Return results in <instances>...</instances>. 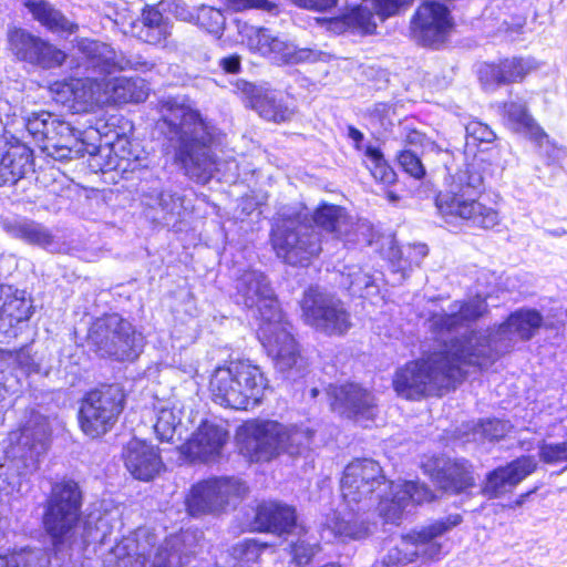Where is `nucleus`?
Returning a JSON list of instances; mask_svg holds the SVG:
<instances>
[{"mask_svg":"<svg viewBox=\"0 0 567 567\" xmlns=\"http://www.w3.org/2000/svg\"><path fill=\"white\" fill-rule=\"evenodd\" d=\"M467 357L470 352L462 337L444 340L439 349L398 369L394 390L408 400L442 395L464 378L467 367H476Z\"/></svg>","mask_w":567,"mask_h":567,"instance_id":"nucleus-1","label":"nucleus"},{"mask_svg":"<svg viewBox=\"0 0 567 567\" xmlns=\"http://www.w3.org/2000/svg\"><path fill=\"white\" fill-rule=\"evenodd\" d=\"M163 124L167 137L175 142V157L186 174L198 182H207L215 171L212 144L215 128L189 106L167 101L163 105Z\"/></svg>","mask_w":567,"mask_h":567,"instance_id":"nucleus-2","label":"nucleus"},{"mask_svg":"<svg viewBox=\"0 0 567 567\" xmlns=\"http://www.w3.org/2000/svg\"><path fill=\"white\" fill-rule=\"evenodd\" d=\"M487 166L483 158H474L456 173L450 189L437 195L435 205L446 223L460 219L483 229L499 224L498 212L476 198L483 189Z\"/></svg>","mask_w":567,"mask_h":567,"instance_id":"nucleus-3","label":"nucleus"},{"mask_svg":"<svg viewBox=\"0 0 567 567\" xmlns=\"http://www.w3.org/2000/svg\"><path fill=\"white\" fill-rule=\"evenodd\" d=\"M312 439L309 427L275 420L252 419L237 430L239 450L251 462H269L280 454L299 455L310 446Z\"/></svg>","mask_w":567,"mask_h":567,"instance_id":"nucleus-4","label":"nucleus"},{"mask_svg":"<svg viewBox=\"0 0 567 567\" xmlns=\"http://www.w3.org/2000/svg\"><path fill=\"white\" fill-rule=\"evenodd\" d=\"M542 323L543 317L537 310L519 309L493 330L465 333L462 339L470 352L467 360L478 368H487L518 341L532 339Z\"/></svg>","mask_w":567,"mask_h":567,"instance_id":"nucleus-5","label":"nucleus"},{"mask_svg":"<svg viewBox=\"0 0 567 567\" xmlns=\"http://www.w3.org/2000/svg\"><path fill=\"white\" fill-rule=\"evenodd\" d=\"M82 492L76 482L63 480L52 485L44 504L43 527L53 546L74 540V525L80 519Z\"/></svg>","mask_w":567,"mask_h":567,"instance_id":"nucleus-6","label":"nucleus"},{"mask_svg":"<svg viewBox=\"0 0 567 567\" xmlns=\"http://www.w3.org/2000/svg\"><path fill=\"white\" fill-rule=\"evenodd\" d=\"M461 523L460 514H451L403 536L400 545L391 548L383 558V566L402 567L420 558L439 559L442 555V544L437 538Z\"/></svg>","mask_w":567,"mask_h":567,"instance_id":"nucleus-7","label":"nucleus"},{"mask_svg":"<svg viewBox=\"0 0 567 567\" xmlns=\"http://www.w3.org/2000/svg\"><path fill=\"white\" fill-rule=\"evenodd\" d=\"M271 245L277 256L292 266H305L321 251V238L315 226L300 215L279 218L271 230Z\"/></svg>","mask_w":567,"mask_h":567,"instance_id":"nucleus-8","label":"nucleus"},{"mask_svg":"<svg viewBox=\"0 0 567 567\" xmlns=\"http://www.w3.org/2000/svg\"><path fill=\"white\" fill-rule=\"evenodd\" d=\"M87 339L100 355L118 361L136 359L143 348L142 334L116 313L96 319L90 327Z\"/></svg>","mask_w":567,"mask_h":567,"instance_id":"nucleus-9","label":"nucleus"},{"mask_svg":"<svg viewBox=\"0 0 567 567\" xmlns=\"http://www.w3.org/2000/svg\"><path fill=\"white\" fill-rule=\"evenodd\" d=\"M125 395L118 385L92 390L80 404L78 420L81 431L91 439L106 434L124 409Z\"/></svg>","mask_w":567,"mask_h":567,"instance_id":"nucleus-10","label":"nucleus"},{"mask_svg":"<svg viewBox=\"0 0 567 567\" xmlns=\"http://www.w3.org/2000/svg\"><path fill=\"white\" fill-rule=\"evenodd\" d=\"M258 337L279 372L292 379L302 375L307 361L291 333V324L284 320L282 313L279 318L260 322Z\"/></svg>","mask_w":567,"mask_h":567,"instance_id":"nucleus-11","label":"nucleus"},{"mask_svg":"<svg viewBox=\"0 0 567 567\" xmlns=\"http://www.w3.org/2000/svg\"><path fill=\"white\" fill-rule=\"evenodd\" d=\"M303 321L326 336H343L351 328L350 313L343 302L318 288H309L300 302Z\"/></svg>","mask_w":567,"mask_h":567,"instance_id":"nucleus-12","label":"nucleus"},{"mask_svg":"<svg viewBox=\"0 0 567 567\" xmlns=\"http://www.w3.org/2000/svg\"><path fill=\"white\" fill-rule=\"evenodd\" d=\"M246 485L235 477H213L192 486L186 497V508L190 516L197 517L217 513L228 504L243 498Z\"/></svg>","mask_w":567,"mask_h":567,"instance_id":"nucleus-13","label":"nucleus"},{"mask_svg":"<svg viewBox=\"0 0 567 567\" xmlns=\"http://www.w3.org/2000/svg\"><path fill=\"white\" fill-rule=\"evenodd\" d=\"M381 485H386L382 467L371 458H358L349 463L341 478V493L348 506L359 505V509L370 508L373 494Z\"/></svg>","mask_w":567,"mask_h":567,"instance_id":"nucleus-14","label":"nucleus"},{"mask_svg":"<svg viewBox=\"0 0 567 567\" xmlns=\"http://www.w3.org/2000/svg\"><path fill=\"white\" fill-rule=\"evenodd\" d=\"M250 50L278 64H298L317 59V53L308 48L298 49L288 41L264 27H245L240 31Z\"/></svg>","mask_w":567,"mask_h":567,"instance_id":"nucleus-15","label":"nucleus"},{"mask_svg":"<svg viewBox=\"0 0 567 567\" xmlns=\"http://www.w3.org/2000/svg\"><path fill=\"white\" fill-rule=\"evenodd\" d=\"M76 49L83 68L100 75L126 69L146 72L154 68V63L142 56L127 58L117 54L111 45L96 40L80 39L76 42Z\"/></svg>","mask_w":567,"mask_h":567,"instance_id":"nucleus-16","label":"nucleus"},{"mask_svg":"<svg viewBox=\"0 0 567 567\" xmlns=\"http://www.w3.org/2000/svg\"><path fill=\"white\" fill-rule=\"evenodd\" d=\"M236 301L251 310L265 322L279 318L281 313L275 292L266 276L258 270L245 271L236 281Z\"/></svg>","mask_w":567,"mask_h":567,"instance_id":"nucleus-17","label":"nucleus"},{"mask_svg":"<svg viewBox=\"0 0 567 567\" xmlns=\"http://www.w3.org/2000/svg\"><path fill=\"white\" fill-rule=\"evenodd\" d=\"M228 440L229 433L224 426L204 421L179 446V453L189 463H216L223 457Z\"/></svg>","mask_w":567,"mask_h":567,"instance_id":"nucleus-18","label":"nucleus"},{"mask_svg":"<svg viewBox=\"0 0 567 567\" xmlns=\"http://www.w3.org/2000/svg\"><path fill=\"white\" fill-rule=\"evenodd\" d=\"M9 45L18 60L42 69L60 66L66 59L63 51L21 28L10 31Z\"/></svg>","mask_w":567,"mask_h":567,"instance_id":"nucleus-19","label":"nucleus"},{"mask_svg":"<svg viewBox=\"0 0 567 567\" xmlns=\"http://www.w3.org/2000/svg\"><path fill=\"white\" fill-rule=\"evenodd\" d=\"M122 526L118 513L116 511L95 509L90 512L85 518L74 525V540L63 542L58 550L72 547L85 548L91 544L103 546L107 543L113 532Z\"/></svg>","mask_w":567,"mask_h":567,"instance_id":"nucleus-20","label":"nucleus"},{"mask_svg":"<svg viewBox=\"0 0 567 567\" xmlns=\"http://www.w3.org/2000/svg\"><path fill=\"white\" fill-rule=\"evenodd\" d=\"M452 28L449 9L436 1L422 3L411 21V34L424 45L443 42Z\"/></svg>","mask_w":567,"mask_h":567,"instance_id":"nucleus-21","label":"nucleus"},{"mask_svg":"<svg viewBox=\"0 0 567 567\" xmlns=\"http://www.w3.org/2000/svg\"><path fill=\"white\" fill-rule=\"evenodd\" d=\"M234 370L233 362L227 367H218L212 374L209 381V391L215 403L235 410H247V402L250 398L247 393L239 391L240 381L254 379L252 370Z\"/></svg>","mask_w":567,"mask_h":567,"instance_id":"nucleus-22","label":"nucleus"},{"mask_svg":"<svg viewBox=\"0 0 567 567\" xmlns=\"http://www.w3.org/2000/svg\"><path fill=\"white\" fill-rule=\"evenodd\" d=\"M487 311L485 299L475 297L468 301H455L447 311L434 312L427 319V328L433 333L443 337L445 333H457L467 328Z\"/></svg>","mask_w":567,"mask_h":567,"instance_id":"nucleus-23","label":"nucleus"},{"mask_svg":"<svg viewBox=\"0 0 567 567\" xmlns=\"http://www.w3.org/2000/svg\"><path fill=\"white\" fill-rule=\"evenodd\" d=\"M391 498L381 497L379 494V513L385 522L399 524L409 505L422 504L433 499L432 491L417 482L389 483Z\"/></svg>","mask_w":567,"mask_h":567,"instance_id":"nucleus-24","label":"nucleus"},{"mask_svg":"<svg viewBox=\"0 0 567 567\" xmlns=\"http://www.w3.org/2000/svg\"><path fill=\"white\" fill-rule=\"evenodd\" d=\"M154 545V535L145 529H137L109 549L103 558L104 565L106 567H145Z\"/></svg>","mask_w":567,"mask_h":567,"instance_id":"nucleus-25","label":"nucleus"},{"mask_svg":"<svg viewBox=\"0 0 567 567\" xmlns=\"http://www.w3.org/2000/svg\"><path fill=\"white\" fill-rule=\"evenodd\" d=\"M436 485L449 493H460L474 485L472 465L465 460L433 457L424 464Z\"/></svg>","mask_w":567,"mask_h":567,"instance_id":"nucleus-26","label":"nucleus"},{"mask_svg":"<svg viewBox=\"0 0 567 567\" xmlns=\"http://www.w3.org/2000/svg\"><path fill=\"white\" fill-rule=\"evenodd\" d=\"M331 406L340 414L357 422L371 421L375 415L373 395L358 384L349 383L334 388Z\"/></svg>","mask_w":567,"mask_h":567,"instance_id":"nucleus-27","label":"nucleus"},{"mask_svg":"<svg viewBox=\"0 0 567 567\" xmlns=\"http://www.w3.org/2000/svg\"><path fill=\"white\" fill-rule=\"evenodd\" d=\"M123 460L127 471L140 481L153 480L163 466L158 451L138 439H133L125 445Z\"/></svg>","mask_w":567,"mask_h":567,"instance_id":"nucleus-28","label":"nucleus"},{"mask_svg":"<svg viewBox=\"0 0 567 567\" xmlns=\"http://www.w3.org/2000/svg\"><path fill=\"white\" fill-rule=\"evenodd\" d=\"M537 467L534 456H522L506 466L498 467L487 476L484 487L485 494L489 497H498L511 492L526 476Z\"/></svg>","mask_w":567,"mask_h":567,"instance_id":"nucleus-29","label":"nucleus"},{"mask_svg":"<svg viewBox=\"0 0 567 567\" xmlns=\"http://www.w3.org/2000/svg\"><path fill=\"white\" fill-rule=\"evenodd\" d=\"M296 520L295 509L279 503L266 502L258 505L256 509L255 526L261 532L279 536L300 534L303 527L297 525Z\"/></svg>","mask_w":567,"mask_h":567,"instance_id":"nucleus-30","label":"nucleus"},{"mask_svg":"<svg viewBox=\"0 0 567 567\" xmlns=\"http://www.w3.org/2000/svg\"><path fill=\"white\" fill-rule=\"evenodd\" d=\"M2 229L11 237L29 245L39 246L51 252L59 250L54 235L44 225L24 217L7 218L1 221Z\"/></svg>","mask_w":567,"mask_h":567,"instance_id":"nucleus-31","label":"nucleus"},{"mask_svg":"<svg viewBox=\"0 0 567 567\" xmlns=\"http://www.w3.org/2000/svg\"><path fill=\"white\" fill-rule=\"evenodd\" d=\"M237 87L249 99L251 107L267 121L286 122L293 115L291 107L281 100H277L272 93L262 92L252 83L240 82L237 84Z\"/></svg>","mask_w":567,"mask_h":567,"instance_id":"nucleus-32","label":"nucleus"},{"mask_svg":"<svg viewBox=\"0 0 567 567\" xmlns=\"http://www.w3.org/2000/svg\"><path fill=\"white\" fill-rule=\"evenodd\" d=\"M535 63L530 59H505L498 64H485L480 70V79L485 84H509L522 81Z\"/></svg>","mask_w":567,"mask_h":567,"instance_id":"nucleus-33","label":"nucleus"},{"mask_svg":"<svg viewBox=\"0 0 567 567\" xmlns=\"http://www.w3.org/2000/svg\"><path fill=\"white\" fill-rule=\"evenodd\" d=\"M195 536L190 533L172 536L165 540L151 564V567H184L189 565L197 554L195 549H189Z\"/></svg>","mask_w":567,"mask_h":567,"instance_id":"nucleus-34","label":"nucleus"},{"mask_svg":"<svg viewBox=\"0 0 567 567\" xmlns=\"http://www.w3.org/2000/svg\"><path fill=\"white\" fill-rule=\"evenodd\" d=\"M32 301L25 290L12 286L0 287V322L2 326L14 327L28 320L32 315Z\"/></svg>","mask_w":567,"mask_h":567,"instance_id":"nucleus-35","label":"nucleus"},{"mask_svg":"<svg viewBox=\"0 0 567 567\" xmlns=\"http://www.w3.org/2000/svg\"><path fill=\"white\" fill-rule=\"evenodd\" d=\"M359 505H351L350 512L333 513L327 517L326 526L336 536L342 539H362L370 535V524L361 517L360 512L368 508L359 509Z\"/></svg>","mask_w":567,"mask_h":567,"instance_id":"nucleus-36","label":"nucleus"},{"mask_svg":"<svg viewBox=\"0 0 567 567\" xmlns=\"http://www.w3.org/2000/svg\"><path fill=\"white\" fill-rule=\"evenodd\" d=\"M133 34L145 43H164L172 33L171 21L154 7L143 10L141 18L132 25Z\"/></svg>","mask_w":567,"mask_h":567,"instance_id":"nucleus-37","label":"nucleus"},{"mask_svg":"<svg viewBox=\"0 0 567 567\" xmlns=\"http://www.w3.org/2000/svg\"><path fill=\"white\" fill-rule=\"evenodd\" d=\"M502 117L508 128L514 132L525 134L539 145H542L544 141L548 140V135L535 122L524 103H504L502 105Z\"/></svg>","mask_w":567,"mask_h":567,"instance_id":"nucleus-38","label":"nucleus"},{"mask_svg":"<svg viewBox=\"0 0 567 567\" xmlns=\"http://www.w3.org/2000/svg\"><path fill=\"white\" fill-rule=\"evenodd\" d=\"M132 157L137 158L133 153L132 142L127 136L117 134L114 141L96 145L91 166L103 172L120 169L122 162H128Z\"/></svg>","mask_w":567,"mask_h":567,"instance_id":"nucleus-39","label":"nucleus"},{"mask_svg":"<svg viewBox=\"0 0 567 567\" xmlns=\"http://www.w3.org/2000/svg\"><path fill=\"white\" fill-rule=\"evenodd\" d=\"M64 87L74 104H78L79 111L86 112L96 105L107 104L104 76L101 79L91 76L73 79Z\"/></svg>","mask_w":567,"mask_h":567,"instance_id":"nucleus-40","label":"nucleus"},{"mask_svg":"<svg viewBox=\"0 0 567 567\" xmlns=\"http://www.w3.org/2000/svg\"><path fill=\"white\" fill-rule=\"evenodd\" d=\"M21 3L35 21L53 33L72 34L79 29L48 0H21Z\"/></svg>","mask_w":567,"mask_h":567,"instance_id":"nucleus-41","label":"nucleus"},{"mask_svg":"<svg viewBox=\"0 0 567 567\" xmlns=\"http://www.w3.org/2000/svg\"><path fill=\"white\" fill-rule=\"evenodd\" d=\"M104 82L107 104L140 103L148 96V86L142 79L104 76Z\"/></svg>","mask_w":567,"mask_h":567,"instance_id":"nucleus-42","label":"nucleus"},{"mask_svg":"<svg viewBox=\"0 0 567 567\" xmlns=\"http://www.w3.org/2000/svg\"><path fill=\"white\" fill-rule=\"evenodd\" d=\"M158 179H154L151 185H142L141 200L152 208L158 209L166 216H179L183 209L184 198L172 190L163 189Z\"/></svg>","mask_w":567,"mask_h":567,"instance_id":"nucleus-43","label":"nucleus"},{"mask_svg":"<svg viewBox=\"0 0 567 567\" xmlns=\"http://www.w3.org/2000/svg\"><path fill=\"white\" fill-rule=\"evenodd\" d=\"M99 132L96 130L90 128L87 131H75L71 133V138H59V143L56 147V153H65V156L61 158H55L56 161H66V159H73L84 156L85 154H89L92 157V154H94L96 150L95 143H89L86 142L87 138L92 140L94 138Z\"/></svg>","mask_w":567,"mask_h":567,"instance_id":"nucleus-44","label":"nucleus"},{"mask_svg":"<svg viewBox=\"0 0 567 567\" xmlns=\"http://www.w3.org/2000/svg\"><path fill=\"white\" fill-rule=\"evenodd\" d=\"M312 219L317 227L333 234L338 239L341 231H343V227L351 225V216L347 214L346 209L331 204L320 205L316 209Z\"/></svg>","mask_w":567,"mask_h":567,"instance_id":"nucleus-45","label":"nucleus"},{"mask_svg":"<svg viewBox=\"0 0 567 567\" xmlns=\"http://www.w3.org/2000/svg\"><path fill=\"white\" fill-rule=\"evenodd\" d=\"M155 412L154 432L157 439L162 442H171L182 423V409L168 403H159Z\"/></svg>","mask_w":567,"mask_h":567,"instance_id":"nucleus-46","label":"nucleus"},{"mask_svg":"<svg viewBox=\"0 0 567 567\" xmlns=\"http://www.w3.org/2000/svg\"><path fill=\"white\" fill-rule=\"evenodd\" d=\"M233 365H234V370H240V368H248V371L249 370H252L251 371V377L254 374H256L254 377V379H249L247 381H240V385L238 386L239 388V391L243 392V393H247V395H249L250 398H247L248 399V402H247V410L248 409H251V408H255L256 405H258L262 399V395H264V391L265 389L267 388V379L265 378L264 373L261 372V370L259 369V367L255 365V364H251L249 361H237V362H233Z\"/></svg>","mask_w":567,"mask_h":567,"instance_id":"nucleus-47","label":"nucleus"},{"mask_svg":"<svg viewBox=\"0 0 567 567\" xmlns=\"http://www.w3.org/2000/svg\"><path fill=\"white\" fill-rule=\"evenodd\" d=\"M76 130L72 127V125L69 122H65L55 115L52 116L51 123L47 128L48 137L45 140L44 145H41V148L43 152L48 154V156L52 158H61L65 156V153H56V147L59 143V138H71V133L75 132Z\"/></svg>","mask_w":567,"mask_h":567,"instance_id":"nucleus-48","label":"nucleus"},{"mask_svg":"<svg viewBox=\"0 0 567 567\" xmlns=\"http://www.w3.org/2000/svg\"><path fill=\"white\" fill-rule=\"evenodd\" d=\"M348 21L351 28L358 29L364 33H373L378 27L379 14L370 0H363L358 7L348 13Z\"/></svg>","mask_w":567,"mask_h":567,"instance_id":"nucleus-49","label":"nucleus"},{"mask_svg":"<svg viewBox=\"0 0 567 567\" xmlns=\"http://www.w3.org/2000/svg\"><path fill=\"white\" fill-rule=\"evenodd\" d=\"M50 560L42 549H22L0 556V567H49Z\"/></svg>","mask_w":567,"mask_h":567,"instance_id":"nucleus-50","label":"nucleus"},{"mask_svg":"<svg viewBox=\"0 0 567 567\" xmlns=\"http://www.w3.org/2000/svg\"><path fill=\"white\" fill-rule=\"evenodd\" d=\"M341 277V285L353 296L364 297L369 289L374 287L372 276L358 266L347 267Z\"/></svg>","mask_w":567,"mask_h":567,"instance_id":"nucleus-51","label":"nucleus"},{"mask_svg":"<svg viewBox=\"0 0 567 567\" xmlns=\"http://www.w3.org/2000/svg\"><path fill=\"white\" fill-rule=\"evenodd\" d=\"M364 155L368 159V168L377 181L392 184L395 181L394 171L385 162L381 151L373 146H367Z\"/></svg>","mask_w":567,"mask_h":567,"instance_id":"nucleus-52","label":"nucleus"},{"mask_svg":"<svg viewBox=\"0 0 567 567\" xmlns=\"http://www.w3.org/2000/svg\"><path fill=\"white\" fill-rule=\"evenodd\" d=\"M196 23L208 33L220 38L226 25V18L221 10L202 6L196 16Z\"/></svg>","mask_w":567,"mask_h":567,"instance_id":"nucleus-53","label":"nucleus"},{"mask_svg":"<svg viewBox=\"0 0 567 567\" xmlns=\"http://www.w3.org/2000/svg\"><path fill=\"white\" fill-rule=\"evenodd\" d=\"M339 239L343 240L344 244L370 245L373 239L372 225L368 220H354L351 217V225L343 227V231H341Z\"/></svg>","mask_w":567,"mask_h":567,"instance_id":"nucleus-54","label":"nucleus"},{"mask_svg":"<svg viewBox=\"0 0 567 567\" xmlns=\"http://www.w3.org/2000/svg\"><path fill=\"white\" fill-rule=\"evenodd\" d=\"M367 117L370 124L383 131H389L396 118L393 104L379 102L367 110Z\"/></svg>","mask_w":567,"mask_h":567,"instance_id":"nucleus-55","label":"nucleus"},{"mask_svg":"<svg viewBox=\"0 0 567 567\" xmlns=\"http://www.w3.org/2000/svg\"><path fill=\"white\" fill-rule=\"evenodd\" d=\"M296 535L298 536V539L291 540L290 543L292 561L299 567H305L315 556L318 546L316 543H311L307 538V533L305 529L300 534Z\"/></svg>","mask_w":567,"mask_h":567,"instance_id":"nucleus-56","label":"nucleus"},{"mask_svg":"<svg viewBox=\"0 0 567 567\" xmlns=\"http://www.w3.org/2000/svg\"><path fill=\"white\" fill-rule=\"evenodd\" d=\"M512 425L508 421H503L498 419H488L481 421L475 426V434H481L482 437L487 439L489 441H497L506 436V434L511 431Z\"/></svg>","mask_w":567,"mask_h":567,"instance_id":"nucleus-57","label":"nucleus"},{"mask_svg":"<svg viewBox=\"0 0 567 567\" xmlns=\"http://www.w3.org/2000/svg\"><path fill=\"white\" fill-rule=\"evenodd\" d=\"M539 458L550 465L565 464L567 468V441L560 443H543L539 446Z\"/></svg>","mask_w":567,"mask_h":567,"instance_id":"nucleus-58","label":"nucleus"},{"mask_svg":"<svg viewBox=\"0 0 567 567\" xmlns=\"http://www.w3.org/2000/svg\"><path fill=\"white\" fill-rule=\"evenodd\" d=\"M227 7L235 11L260 10L271 16H278L279 6L274 0H227Z\"/></svg>","mask_w":567,"mask_h":567,"instance_id":"nucleus-59","label":"nucleus"},{"mask_svg":"<svg viewBox=\"0 0 567 567\" xmlns=\"http://www.w3.org/2000/svg\"><path fill=\"white\" fill-rule=\"evenodd\" d=\"M266 542L258 539H245L234 547V556L239 561L249 564L258 560L262 549L267 548Z\"/></svg>","mask_w":567,"mask_h":567,"instance_id":"nucleus-60","label":"nucleus"},{"mask_svg":"<svg viewBox=\"0 0 567 567\" xmlns=\"http://www.w3.org/2000/svg\"><path fill=\"white\" fill-rule=\"evenodd\" d=\"M52 114L42 112L40 114H33L25 122L27 131L33 136L34 140L39 141L44 145L48 137L47 128L51 123Z\"/></svg>","mask_w":567,"mask_h":567,"instance_id":"nucleus-61","label":"nucleus"},{"mask_svg":"<svg viewBox=\"0 0 567 567\" xmlns=\"http://www.w3.org/2000/svg\"><path fill=\"white\" fill-rule=\"evenodd\" d=\"M413 0H370L374 6V10L379 14V20L383 22L390 17L399 14L405 10Z\"/></svg>","mask_w":567,"mask_h":567,"instance_id":"nucleus-62","label":"nucleus"},{"mask_svg":"<svg viewBox=\"0 0 567 567\" xmlns=\"http://www.w3.org/2000/svg\"><path fill=\"white\" fill-rule=\"evenodd\" d=\"M400 166L410 176L420 179L425 175V168L420 157L410 150L402 151L398 157Z\"/></svg>","mask_w":567,"mask_h":567,"instance_id":"nucleus-63","label":"nucleus"},{"mask_svg":"<svg viewBox=\"0 0 567 567\" xmlns=\"http://www.w3.org/2000/svg\"><path fill=\"white\" fill-rule=\"evenodd\" d=\"M466 133L468 136L482 143H492L496 138V134L493 130L482 122H471L466 126Z\"/></svg>","mask_w":567,"mask_h":567,"instance_id":"nucleus-64","label":"nucleus"}]
</instances>
